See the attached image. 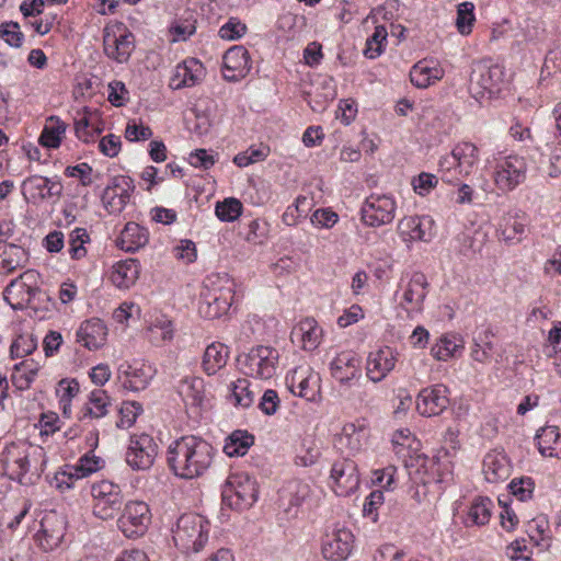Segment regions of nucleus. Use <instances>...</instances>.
<instances>
[{
  "mask_svg": "<svg viewBox=\"0 0 561 561\" xmlns=\"http://www.w3.org/2000/svg\"><path fill=\"white\" fill-rule=\"evenodd\" d=\"M251 381L247 378H239L230 383L229 400L234 407L247 409L254 402L255 393L250 389Z\"/></svg>",
  "mask_w": 561,
  "mask_h": 561,
  "instance_id": "obj_50",
  "label": "nucleus"
},
{
  "mask_svg": "<svg viewBox=\"0 0 561 561\" xmlns=\"http://www.w3.org/2000/svg\"><path fill=\"white\" fill-rule=\"evenodd\" d=\"M151 523V512L142 501H129L117 519V527L126 538L144 536Z\"/></svg>",
  "mask_w": 561,
  "mask_h": 561,
  "instance_id": "obj_14",
  "label": "nucleus"
},
{
  "mask_svg": "<svg viewBox=\"0 0 561 561\" xmlns=\"http://www.w3.org/2000/svg\"><path fill=\"white\" fill-rule=\"evenodd\" d=\"M38 340L32 332L19 334L10 346L12 358H20L32 354L37 348Z\"/></svg>",
  "mask_w": 561,
  "mask_h": 561,
  "instance_id": "obj_57",
  "label": "nucleus"
},
{
  "mask_svg": "<svg viewBox=\"0 0 561 561\" xmlns=\"http://www.w3.org/2000/svg\"><path fill=\"white\" fill-rule=\"evenodd\" d=\"M527 222L518 216L504 217L499 227V233L505 242H520L526 232Z\"/></svg>",
  "mask_w": 561,
  "mask_h": 561,
  "instance_id": "obj_48",
  "label": "nucleus"
},
{
  "mask_svg": "<svg viewBox=\"0 0 561 561\" xmlns=\"http://www.w3.org/2000/svg\"><path fill=\"white\" fill-rule=\"evenodd\" d=\"M359 486V474L354 460H336L330 472V488L337 496H348Z\"/></svg>",
  "mask_w": 561,
  "mask_h": 561,
  "instance_id": "obj_20",
  "label": "nucleus"
},
{
  "mask_svg": "<svg viewBox=\"0 0 561 561\" xmlns=\"http://www.w3.org/2000/svg\"><path fill=\"white\" fill-rule=\"evenodd\" d=\"M242 203L234 197H228L221 202H217L215 206V215L224 222L237 220L242 215Z\"/></svg>",
  "mask_w": 561,
  "mask_h": 561,
  "instance_id": "obj_56",
  "label": "nucleus"
},
{
  "mask_svg": "<svg viewBox=\"0 0 561 561\" xmlns=\"http://www.w3.org/2000/svg\"><path fill=\"white\" fill-rule=\"evenodd\" d=\"M397 202L390 194L371 193L360 208V219L368 227H381L392 222L396 217Z\"/></svg>",
  "mask_w": 561,
  "mask_h": 561,
  "instance_id": "obj_13",
  "label": "nucleus"
},
{
  "mask_svg": "<svg viewBox=\"0 0 561 561\" xmlns=\"http://www.w3.org/2000/svg\"><path fill=\"white\" fill-rule=\"evenodd\" d=\"M206 76V68L197 58H186L180 62L170 80V87L180 90L199 84Z\"/></svg>",
  "mask_w": 561,
  "mask_h": 561,
  "instance_id": "obj_31",
  "label": "nucleus"
},
{
  "mask_svg": "<svg viewBox=\"0 0 561 561\" xmlns=\"http://www.w3.org/2000/svg\"><path fill=\"white\" fill-rule=\"evenodd\" d=\"M149 241V231L137 222L129 221L121 231L116 245L125 252H136Z\"/></svg>",
  "mask_w": 561,
  "mask_h": 561,
  "instance_id": "obj_41",
  "label": "nucleus"
},
{
  "mask_svg": "<svg viewBox=\"0 0 561 561\" xmlns=\"http://www.w3.org/2000/svg\"><path fill=\"white\" fill-rule=\"evenodd\" d=\"M398 355L399 354L389 346L371 351L366 359L365 368L367 378L375 383L382 381L394 369Z\"/></svg>",
  "mask_w": 561,
  "mask_h": 561,
  "instance_id": "obj_28",
  "label": "nucleus"
},
{
  "mask_svg": "<svg viewBox=\"0 0 561 561\" xmlns=\"http://www.w3.org/2000/svg\"><path fill=\"white\" fill-rule=\"evenodd\" d=\"M104 465V459L96 456L94 450H90L82 455L77 462L71 466L73 467V472L78 473L79 479H83L101 470Z\"/></svg>",
  "mask_w": 561,
  "mask_h": 561,
  "instance_id": "obj_55",
  "label": "nucleus"
},
{
  "mask_svg": "<svg viewBox=\"0 0 561 561\" xmlns=\"http://www.w3.org/2000/svg\"><path fill=\"white\" fill-rule=\"evenodd\" d=\"M528 164L525 157L517 153L499 154L492 163V180L503 193L514 191L527 179Z\"/></svg>",
  "mask_w": 561,
  "mask_h": 561,
  "instance_id": "obj_7",
  "label": "nucleus"
},
{
  "mask_svg": "<svg viewBox=\"0 0 561 561\" xmlns=\"http://www.w3.org/2000/svg\"><path fill=\"white\" fill-rule=\"evenodd\" d=\"M236 297V283L228 274L214 273L206 277L201 296L198 312L206 319L226 314Z\"/></svg>",
  "mask_w": 561,
  "mask_h": 561,
  "instance_id": "obj_3",
  "label": "nucleus"
},
{
  "mask_svg": "<svg viewBox=\"0 0 561 561\" xmlns=\"http://www.w3.org/2000/svg\"><path fill=\"white\" fill-rule=\"evenodd\" d=\"M289 508L300 507L310 496V485L300 480L289 481L286 486Z\"/></svg>",
  "mask_w": 561,
  "mask_h": 561,
  "instance_id": "obj_60",
  "label": "nucleus"
},
{
  "mask_svg": "<svg viewBox=\"0 0 561 561\" xmlns=\"http://www.w3.org/2000/svg\"><path fill=\"white\" fill-rule=\"evenodd\" d=\"M311 199L307 196L299 195L295 202L287 206L284 214L282 215V221L288 227H294L299 224L302 218H306L309 210L311 209Z\"/></svg>",
  "mask_w": 561,
  "mask_h": 561,
  "instance_id": "obj_51",
  "label": "nucleus"
},
{
  "mask_svg": "<svg viewBox=\"0 0 561 561\" xmlns=\"http://www.w3.org/2000/svg\"><path fill=\"white\" fill-rule=\"evenodd\" d=\"M111 399L107 392L101 388L92 390L82 408V419H101L108 413Z\"/></svg>",
  "mask_w": 561,
  "mask_h": 561,
  "instance_id": "obj_45",
  "label": "nucleus"
},
{
  "mask_svg": "<svg viewBox=\"0 0 561 561\" xmlns=\"http://www.w3.org/2000/svg\"><path fill=\"white\" fill-rule=\"evenodd\" d=\"M476 21L474 4L466 1L458 5L456 25L460 34L469 35Z\"/></svg>",
  "mask_w": 561,
  "mask_h": 561,
  "instance_id": "obj_61",
  "label": "nucleus"
},
{
  "mask_svg": "<svg viewBox=\"0 0 561 561\" xmlns=\"http://www.w3.org/2000/svg\"><path fill=\"white\" fill-rule=\"evenodd\" d=\"M278 363V351L266 345L252 347L249 353L240 359L244 375L261 380L273 378L277 373Z\"/></svg>",
  "mask_w": 561,
  "mask_h": 561,
  "instance_id": "obj_11",
  "label": "nucleus"
},
{
  "mask_svg": "<svg viewBox=\"0 0 561 561\" xmlns=\"http://www.w3.org/2000/svg\"><path fill=\"white\" fill-rule=\"evenodd\" d=\"M526 533L529 539L541 547L549 546L550 527L548 520L543 516L533 518L526 524Z\"/></svg>",
  "mask_w": 561,
  "mask_h": 561,
  "instance_id": "obj_54",
  "label": "nucleus"
},
{
  "mask_svg": "<svg viewBox=\"0 0 561 561\" xmlns=\"http://www.w3.org/2000/svg\"><path fill=\"white\" fill-rule=\"evenodd\" d=\"M288 389L300 398L316 401L320 396L321 378L309 365H301L286 376Z\"/></svg>",
  "mask_w": 561,
  "mask_h": 561,
  "instance_id": "obj_18",
  "label": "nucleus"
},
{
  "mask_svg": "<svg viewBox=\"0 0 561 561\" xmlns=\"http://www.w3.org/2000/svg\"><path fill=\"white\" fill-rule=\"evenodd\" d=\"M428 288L430 283L422 272H413L407 280L402 278L396 291L399 314L404 312L405 318L410 320L421 316Z\"/></svg>",
  "mask_w": 561,
  "mask_h": 561,
  "instance_id": "obj_6",
  "label": "nucleus"
},
{
  "mask_svg": "<svg viewBox=\"0 0 561 561\" xmlns=\"http://www.w3.org/2000/svg\"><path fill=\"white\" fill-rule=\"evenodd\" d=\"M80 480L78 473L73 472L71 465H65L48 480L49 485L59 492L64 493L75 486V483Z\"/></svg>",
  "mask_w": 561,
  "mask_h": 561,
  "instance_id": "obj_58",
  "label": "nucleus"
},
{
  "mask_svg": "<svg viewBox=\"0 0 561 561\" xmlns=\"http://www.w3.org/2000/svg\"><path fill=\"white\" fill-rule=\"evenodd\" d=\"M135 36L124 22L112 21L103 30V50L112 60L127 62L135 50Z\"/></svg>",
  "mask_w": 561,
  "mask_h": 561,
  "instance_id": "obj_9",
  "label": "nucleus"
},
{
  "mask_svg": "<svg viewBox=\"0 0 561 561\" xmlns=\"http://www.w3.org/2000/svg\"><path fill=\"white\" fill-rule=\"evenodd\" d=\"M38 277L36 271L26 270L10 282L3 291V298L12 309L23 310L30 305L32 298L38 291Z\"/></svg>",
  "mask_w": 561,
  "mask_h": 561,
  "instance_id": "obj_17",
  "label": "nucleus"
},
{
  "mask_svg": "<svg viewBox=\"0 0 561 561\" xmlns=\"http://www.w3.org/2000/svg\"><path fill=\"white\" fill-rule=\"evenodd\" d=\"M445 75L442 66L433 60H420L410 70V81L419 89H426L440 81Z\"/></svg>",
  "mask_w": 561,
  "mask_h": 561,
  "instance_id": "obj_36",
  "label": "nucleus"
},
{
  "mask_svg": "<svg viewBox=\"0 0 561 561\" xmlns=\"http://www.w3.org/2000/svg\"><path fill=\"white\" fill-rule=\"evenodd\" d=\"M216 453V448L202 436L183 435L168 446L167 463L176 477L192 480L208 471Z\"/></svg>",
  "mask_w": 561,
  "mask_h": 561,
  "instance_id": "obj_1",
  "label": "nucleus"
},
{
  "mask_svg": "<svg viewBox=\"0 0 561 561\" xmlns=\"http://www.w3.org/2000/svg\"><path fill=\"white\" fill-rule=\"evenodd\" d=\"M91 238L85 228L77 227L68 238V253L71 260L79 261L87 256L88 250L85 244L90 243Z\"/></svg>",
  "mask_w": 561,
  "mask_h": 561,
  "instance_id": "obj_52",
  "label": "nucleus"
},
{
  "mask_svg": "<svg viewBox=\"0 0 561 561\" xmlns=\"http://www.w3.org/2000/svg\"><path fill=\"white\" fill-rule=\"evenodd\" d=\"M228 358L229 348L220 342H213L204 352L202 368L206 375L213 376L226 366Z\"/></svg>",
  "mask_w": 561,
  "mask_h": 561,
  "instance_id": "obj_44",
  "label": "nucleus"
},
{
  "mask_svg": "<svg viewBox=\"0 0 561 561\" xmlns=\"http://www.w3.org/2000/svg\"><path fill=\"white\" fill-rule=\"evenodd\" d=\"M134 188L133 180L126 175L114 176L104 190L102 202L108 214H119L129 202Z\"/></svg>",
  "mask_w": 561,
  "mask_h": 561,
  "instance_id": "obj_27",
  "label": "nucleus"
},
{
  "mask_svg": "<svg viewBox=\"0 0 561 561\" xmlns=\"http://www.w3.org/2000/svg\"><path fill=\"white\" fill-rule=\"evenodd\" d=\"M209 530L210 524L204 516L195 513L183 514L173 529V540L182 552L197 553L205 548Z\"/></svg>",
  "mask_w": 561,
  "mask_h": 561,
  "instance_id": "obj_5",
  "label": "nucleus"
},
{
  "mask_svg": "<svg viewBox=\"0 0 561 561\" xmlns=\"http://www.w3.org/2000/svg\"><path fill=\"white\" fill-rule=\"evenodd\" d=\"M178 392L185 407L195 414H198L208 402L206 383L202 377L183 378L178 386Z\"/></svg>",
  "mask_w": 561,
  "mask_h": 561,
  "instance_id": "obj_30",
  "label": "nucleus"
},
{
  "mask_svg": "<svg viewBox=\"0 0 561 561\" xmlns=\"http://www.w3.org/2000/svg\"><path fill=\"white\" fill-rule=\"evenodd\" d=\"M329 369L341 387H350L362 378V359L353 351H342L332 358Z\"/></svg>",
  "mask_w": 561,
  "mask_h": 561,
  "instance_id": "obj_19",
  "label": "nucleus"
},
{
  "mask_svg": "<svg viewBox=\"0 0 561 561\" xmlns=\"http://www.w3.org/2000/svg\"><path fill=\"white\" fill-rule=\"evenodd\" d=\"M159 446L147 433H135L129 437L125 455L127 465L134 470H148L154 463Z\"/></svg>",
  "mask_w": 561,
  "mask_h": 561,
  "instance_id": "obj_16",
  "label": "nucleus"
},
{
  "mask_svg": "<svg viewBox=\"0 0 561 561\" xmlns=\"http://www.w3.org/2000/svg\"><path fill=\"white\" fill-rule=\"evenodd\" d=\"M323 330L313 318L301 319L291 330L290 340L307 352L314 351L322 342Z\"/></svg>",
  "mask_w": 561,
  "mask_h": 561,
  "instance_id": "obj_32",
  "label": "nucleus"
},
{
  "mask_svg": "<svg viewBox=\"0 0 561 561\" xmlns=\"http://www.w3.org/2000/svg\"><path fill=\"white\" fill-rule=\"evenodd\" d=\"M222 65L224 79L229 82H238L249 75L252 60L245 47L236 45L225 53Z\"/></svg>",
  "mask_w": 561,
  "mask_h": 561,
  "instance_id": "obj_26",
  "label": "nucleus"
},
{
  "mask_svg": "<svg viewBox=\"0 0 561 561\" xmlns=\"http://www.w3.org/2000/svg\"><path fill=\"white\" fill-rule=\"evenodd\" d=\"M30 260L26 249L14 243H3L0 245V273L12 274L18 270L24 268Z\"/></svg>",
  "mask_w": 561,
  "mask_h": 561,
  "instance_id": "obj_40",
  "label": "nucleus"
},
{
  "mask_svg": "<svg viewBox=\"0 0 561 561\" xmlns=\"http://www.w3.org/2000/svg\"><path fill=\"white\" fill-rule=\"evenodd\" d=\"M448 388L442 383L423 388L416 398V410L422 416L442 414L449 405Z\"/></svg>",
  "mask_w": 561,
  "mask_h": 561,
  "instance_id": "obj_25",
  "label": "nucleus"
},
{
  "mask_svg": "<svg viewBox=\"0 0 561 561\" xmlns=\"http://www.w3.org/2000/svg\"><path fill=\"white\" fill-rule=\"evenodd\" d=\"M506 82L505 68L500 65H478L471 75V84L480 88L477 93L481 96H484L485 93L490 98L497 95L504 89Z\"/></svg>",
  "mask_w": 561,
  "mask_h": 561,
  "instance_id": "obj_22",
  "label": "nucleus"
},
{
  "mask_svg": "<svg viewBox=\"0 0 561 561\" xmlns=\"http://www.w3.org/2000/svg\"><path fill=\"white\" fill-rule=\"evenodd\" d=\"M152 129L139 119L128 121L125 128V138L130 142L146 141L152 137Z\"/></svg>",
  "mask_w": 561,
  "mask_h": 561,
  "instance_id": "obj_64",
  "label": "nucleus"
},
{
  "mask_svg": "<svg viewBox=\"0 0 561 561\" xmlns=\"http://www.w3.org/2000/svg\"><path fill=\"white\" fill-rule=\"evenodd\" d=\"M535 439L538 450L543 457L561 458V434L558 426L541 427Z\"/></svg>",
  "mask_w": 561,
  "mask_h": 561,
  "instance_id": "obj_43",
  "label": "nucleus"
},
{
  "mask_svg": "<svg viewBox=\"0 0 561 561\" xmlns=\"http://www.w3.org/2000/svg\"><path fill=\"white\" fill-rule=\"evenodd\" d=\"M493 508L494 503L490 497L478 496L470 505L468 517L476 525H485L492 516Z\"/></svg>",
  "mask_w": 561,
  "mask_h": 561,
  "instance_id": "obj_53",
  "label": "nucleus"
},
{
  "mask_svg": "<svg viewBox=\"0 0 561 561\" xmlns=\"http://www.w3.org/2000/svg\"><path fill=\"white\" fill-rule=\"evenodd\" d=\"M479 161V148L470 141H461L439 159L438 173L445 183L457 184L476 171Z\"/></svg>",
  "mask_w": 561,
  "mask_h": 561,
  "instance_id": "obj_4",
  "label": "nucleus"
},
{
  "mask_svg": "<svg viewBox=\"0 0 561 561\" xmlns=\"http://www.w3.org/2000/svg\"><path fill=\"white\" fill-rule=\"evenodd\" d=\"M67 128L68 124L59 116H48L38 137V144L49 150L58 149L66 137Z\"/></svg>",
  "mask_w": 561,
  "mask_h": 561,
  "instance_id": "obj_42",
  "label": "nucleus"
},
{
  "mask_svg": "<svg viewBox=\"0 0 561 561\" xmlns=\"http://www.w3.org/2000/svg\"><path fill=\"white\" fill-rule=\"evenodd\" d=\"M259 488L256 480L245 472L231 473L222 489V501L229 507L243 511L256 501Z\"/></svg>",
  "mask_w": 561,
  "mask_h": 561,
  "instance_id": "obj_8",
  "label": "nucleus"
},
{
  "mask_svg": "<svg viewBox=\"0 0 561 561\" xmlns=\"http://www.w3.org/2000/svg\"><path fill=\"white\" fill-rule=\"evenodd\" d=\"M140 274V264L136 259H126L113 264L110 280L118 289L130 288Z\"/></svg>",
  "mask_w": 561,
  "mask_h": 561,
  "instance_id": "obj_38",
  "label": "nucleus"
},
{
  "mask_svg": "<svg viewBox=\"0 0 561 561\" xmlns=\"http://www.w3.org/2000/svg\"><path fill=\"white\" fill-rule=\"evenodd\" d=\"M142 411L144 409L141 403L137 401H124L119 409L117 426L121 428L131 427Z\"/></svg>",
  "mask_w": 561,
  "mask_h": 561,
  "instance_id": "obj_62",
  "label": "nucleus"
},
{
  "mask_svg": "<svg viewBox=\"0 0 561 561\" xmlns=\"http://www.w3.org/2000/svg\"><path fill=\"white\" fill-rule=\"evenodd\" d=\"M482 472L490 483L506 480L511 474V465L507 457L496 450L489 451L482 462Z\"/></svg>",
  "mask_w": 561,
  "mask_h": 561,
  "instance_id": "obj_39",
  "label": "nucleus"
},
{
  "mask_svg": "<svg viewBox=\"0 0 561 561\" xmlns=\"http://www.w3.org/2000/svg\"><path fill=\"white\" fill-rule=\"evenodd\" d=\"M108 329L103 320L91 318L81 323L77 331V340L85 348L95 351L105 345Z\"/></svg>",
  "mask_w": 561,
  "mask_h": 561,
  "instance_id": "obj_35",
  "label": "nucleus"
},
{
  "mask_svg": "<svg viewBox=\"0 0 561 561\" xmlns=\"http://www.w3.org/2000/svg\"><path fill=\"white\" fill-rule=\"evenodd\" d=\"M254 444V436L245 430L233 431L225 440L224 453L228 457H242Z\"/></svg>",
  "mask_w": 561,
  "mask_h": 561,
  "instance_id": "obj_46",
  "label": "nucleus"
},
{
  "mask_svg": "<svg viewBox=\"0 0 561 561\" xmlns=\"http://www.w3.org/2000/svg\"><path fill=\"white\" fill-rule=\"evenodd\" d=\"M369 436V428L363 421L344 424L336 437V445L342 451L355 455L363 449Z\"/></svg>",
  "mask_w": 561,
  "mask_h": 561,
  "instance_id": "obj_33",
  "label": "nucleus"
},
{
  "mask_svg": "<svg viewBox=\"0 0 561 561\" xmlns=\"http://www.w3.org/2000/svg\"><path fill=\"white\" fill-rule=\"evenodd\" d=\"M508 488L518 501L525 502L533 497L535 482L530 477L515 478L510 482Z\"/></svg>",
  "mask_w": 561,
  "mask_h": 561,
  "instance_id": "obj_63",
  "label": "nucleus"
},
{
  "mask_svg": "<svg viewBox=\"0 0 561 561\" xmlns=\"http://www.w3.org/2000/svg\"><path fill=\"white\" fill-rule=\"evenodd\" d=\"M21 191L26 202L38 204L46 199L59 198L62 193V184L58 179L35 174L24 179Z\"/></svg>",
  "mask_w": 561,
  "mask_h": 561,
  "instance_id": "obj_21",
  "label": "nucleus"
},
{
  "mask_svg": "<svg viewBox=\"0 0 561 561\" xmlns=\"http://www.w3.org/2000/svg\"><path fill=\"white\" fill-rule=\"evenodd\" d=\"M0 462L11 480L32 484L44 470V451L26 440L11 442L3 448Z\"/></svg>",
  "mask_w": 561,
  "mask_h": 561,
  "instance_id": "obj_2",
  "label": "nucleus"
},
{
  "mask_svg": "<svg viewBox=\"0 0 561 561\" xmlns=\"http://www.w3.org/2000/svg\"><path fill=\"white\" fill-rule=\"evenodd\" d=\"M411 466H415L417 472H423L421 478L423 484L447 483L454 477L453 457L445 448L437 449L432 456L417 455Z\"/></svg>",
  "mask_w": 561,
  "mask_h": 561,
  "instance_id": "obj_10",
  "label": "nucleus"
},
{
  "mask_svg": "<svg viewBox=\"0 0 561 561\" xmlns=\"http://www.w3.org/2000/svg\"><path fill=\"white\" fill-rule=\"evenodd\" d=\"M434 220L428 216H405L399 220L397 231L407 243L430 242L434 236Z\"/></svg>",
  "mask_w": 561,
  "mask_h": 561,
  "instance_id": "obj_24",
  "label": "nucleus"
},
{
  "mask_svg": "<svg viewBox=\"0 0 561 561\" xmlns=\"http://www.w3.org/2000/svg\"><path fill=\"white\" fill-rule=\"evenodd\" d=\"M104 130V122L101 114L89 107L83 108V113L75 121L76 137L85 142H95Z\"/></svg>",
  "mask_w": 561,
  "mask_h": 561,
  "instance_id": "obj_34",
  "label": "nucleus"
},
{
  "mask_svg": "<svg viewBox=\"0 0 561 561\" xmlns=\"http://www.w3.org/2000/svg\"><path fill=\"white\" fill-rule=\"evenodd\" d=\"M354 535L350 529L335 528L327 533L322 539V556L332 561L345 560L354 548Z\"/></svg>",
  "mask_w": 561,
  "mask_h": 561,
  "instance_id": "obj_23",
  "label": "nucleus"
},
{
  "mask_svg": "<svg viewBox=\"0 0 561 561\" xmlns=\"http://www.w3.org/2000/svg\"><path fill=\"white\" fill-rule=\"evenodd\" d=\"M65 536L62 519L56 512L46 513L35 534V541L44 551H50L59 546Z\"/></svg>",
  "mask_w": 561,
  "mask_h": 561,
  "instance_id": "obj_29",
  "label": "nucleus"
},
{
  "mask_svg": "<svg viewBox=\"0 0 561 561\" xmlns=\"http://www.w3.org/2000/svg\"><path fill=\"white\" fill-rule=\"evenodd\" d=\"M465 348L463 339L453 332L442 334L431 347V355L439 362H447L461 355Z\"/></svg>",
  "mask_w": 561,
  "mask_h": 561,
  "instance_id": "obj_37",
  "label": "nucleus"
},
{
  "mask_svg": "<svg viewBox=\"0 0 561 561\" xmlns=\"http://www.w3.org/2000/svg\"><path fill=\"white\" fill-rule=\"evenodd\" d=\"M92 512L102 520L113 519L123 505V493L118 484L102 480L91 486Z\"/></svg>",
  "mask_w": 561,
  "mask_h": 561,
  "instance_id": "obj_12",
  "label": "nucleus"
},
{
  "mask_svg": "<svg viewBox=\"0 0 561 561\" xmlns=\"http://www.w3.org/2000/svg\"><path fill=\"white\" fill-rule=\"evenodd\" d=\"M147 336L156 346L164 345L174 337V327L165 317L157 318L147 329Z\"/></svg>",
  "mask_w": 561,
  "mask_h": 561,
  "instance_id": "obj_49",
  "label": "nucleus"
},
{
  "mask_svg": "<svg viewBox=\"0 0 561 561\" xmlns=\"http://www.w3.org/2000/svg\"><path fill=\"white\" fill-rule=\"evenodd\" d=\"M387 36V28L383 25H377L373 35L366 41L364 55L370 59L379 57L386 47Z\"/></svg>",
  "mask_w": 561,
  "mask_h": 561,
  "instance_id": "obj_59",
  "label": "nucleus"
},
{
  "mask_svg": "<svg viewBox=\"0 0 561 561\" xmlns=\"http://www.w3.org/2000/svg\"><path fill=\"white\" fill-rule=\"evenodd\" d=\"M156 368L144 359L125 360L117 367L118 382L125 390L138 392L145 390L156 376Z\"/></svg>",
  "mask_w": 561,
  "mask_h": 561,
  "instance_id": "obj_15",
  "label": "nucleus"
},
{
  "mask_svg": "<svg viewBox=\"0 0 561 561\" xmlns=\"http://www.w3.org/2000/svg\"><path fill=\"white\" fill-rule=\"evenodd\" d=\"M39 370L38 363L31 360H23L14 366L11 375L13 386L19 390H26L35 380Z\"/></svg>",
  "mask_w": 561,
  "mask_h": 561,
  "instance_id": "obj_47",
  "label": "nucleus"
}]
</instances>
